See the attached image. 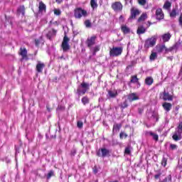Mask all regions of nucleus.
I'll use <instances>...</instances> for the list:
<instances>
[{"instance_id": "obj_1", "label": "nucleus", "mask_w": 182, "mask_h": 182, "mask_svg": "<svg viewBox=\"0 0 182 182\" xmlns=\"http://www.w3.org/2000/svg\"><path fill=\"white\" fill-rule=\"evenodd\" d=\"M74 16L76 19H80L82 16L86 18L87 11L82 8H77L74 11Z\"/></svg>"}, {"instance_id": "obj_2", "label": "nucleus", "mask_w": 182, "mask_h": 182, "mask_svg": "<svg viewBox=\"0 0 182 182\" xmlns=\"http://www.w3.org/2000/svg\"><path fill=\"white\" fill-rule=\"evenodd\" d=\"M172 139L175 141H178V140H181L182 139V122H181L178 127L176 129V131L174 132L172 136Z\"/></svg>"}, {"instance_id": "obj_3", "label": "nucleus", "mask_w": 182, "mask_h": 182, "mask_svg": "<svg viewBox=\"0 0 182 182\" xmlns=\"http://www.w3.org/2000/svg\"><path fill=\"white\" fill-rule=\"evenodd\" d=\"M123 52V48L122 47H113L109 50V55L110 56H112V58L120 56L122 55V53Z\"/></svg>"}, {"instance_id": "obj_4", "label": "nucleus", "mask_w": 182, "mask_h": 182, "mask_svg": "<svg viewBox=\"0 0 182 182\" xmlns=\"http://www.w3.org/2000/svg\"><path fill=\"white\" fill-rule=\"evenodd\" d=\"M156 42H157V38H156V36L148 38L145 41L144 48H146V49H149V48H153V46L156 45Z\"/></svg>"}, {"instance_id": "obj_5", "label": "nucleus", "mask_w": 182, "mask_h": 182, "mask_svg": "<svg viewBox=\"0 0 182 182\" xmlns=\"http://www.w3.org/2000/svg\"><path fill=\"white\" fill-rule=\"evenodd\" d=\"M87 90H89V84L82 82L77 90V92L78 95H85Z\"/></svg>"}, {"instance_id": "obj_6", "label": "nucleus", "mask_w": 182, "mask_h": 182, "mask_svg": "<svg viewBox=\"0 0 182 182\" xmlns=\"http://www.w3.org/2000/svg\"><path fill=\"white\" fill-rule=\"evenodd\" d=\"M112 8L114 12H120L123 9V5L120 1H116L112 4Z\"/></svg>"}, {"instance_id": "obj_7", "label": "nucleus", "mask_w": 182, "mask_h": 182, "mask_svg": "<svg viewBox=\"0 0 182 182\" xmlns=\"http://www.w3.org/2000/svg\"><path fill=\"white\" fill-rule=\"evenodd\" d=\"M62 48L64 52H66V50H69V38H68V36H64L62 43Z\"/></svg>"}, {"instance_id": "obj_8", "label": "nucleus", "mask_w": 182, "mask_h": 182, "mask_svg": "<svg viewBox=\"0 0 182 182\" xmlns=\"http://www.w3.org/2000/svg\"><path fill=\"white\" fill-rule=\"evenodd\" d=\"M110 153V151L106 148H102L97 151V156L99 157H106Z\"/></svg>"}, {"instance_id": "obj_9", "label": "nucleus", "mask_w": 182, "mask_h": 182, "mask_svg": "<svg viewBox=\"0 0 182 182\" xmlns=\"http://www.w3.org/2000/svg\"><path fill=\"white\" fill-rule=\"evenodd\" d=\"M140 11L134 7L131 9V16L129 19H136V16H139L140 15Z\"/></svg>"}, {"instance_id": "obj_10", "label": "nucleus", "mask_w": 182, "mask_h": 182, "mask_svg": "<svg viewBox=\"0 0 182 182\" xmlns=\"http://www.w3.org/2000/svg\"><path fill=\"white\" fill-rule=\"evenodd\" d=\"M156 19H158L159 21L164 19V14L163 13V10L161 9H156Z\"/></svg>"}, {"instance_id": "obj_11", "label": "nucleus", "mask_w": 182, "mask_h": 182, "mask_svg": "<svg viewBox=\"0 0 182 182\" xmlns=\"http://www.w3.org/2000/svg\"><path fill=\"white\" fill-rule=\"evenodd\" d=\"M95 41H96V36H92L90 38H88L87 41V46L89 48H90V46H93V45L95 44Z\"/></svg>"}, {"instance_id": "obj_12", "label": "nucleus", "mask_w": 182, "mask_h": 182, "mask_svg": "<svg viewBox=\"0 0 182 182\" xmlns=\"http://www.w3.org/2000/svg\"><path fill=\"white\" fill-rule=\"evenodd\" d=\"M43 68H45V64L41 61H38L36 65L37 72H38V73H42V71L43 70Z\"/></svg>"}, {"instance_id": "obj_13", "label": "nucleus", "mask_w": 182, "mask_h": 182, "mask_svg": "<svg viewBox=\"0 0 182 182\" xmlns=\"http://www.w3.org/2000/svg\"><path fill=\"white\" fill-rule=\"evenodd\" d=\"M146 136H151L155 140V141H159V135L152 132L151 131H149L146 132Z\"/></svg>"}, {"instance_id": "obj_14", "label": "nucleus", "mask_w": 182, "mask_h": 182, "mask_svg": "<svg viewBox=\"0 0 182 182\" xmlns=\"http://www.w3.org/2000/svg\"><path fill=\"white\" fill-rule=\"evenodd\" d=\"M162 99L165 101L166 100H173V97H171V95H170V94L168 92H164L162 94Z\"/></svg>"}, {"instance_id": "obj_15", "label": "nucleus", "mask_w": 182, "mask_h": 182, "mask_svg": "<svg viewBox=\"0 0 182 182\" xmlns=\"http://www.w3.org/2000/svg\"><path fill=\"white\" fill-rule=\"evenodd\" d=\"M38 9H39V12H41V14H43V12H46V5H45V4H43V2L40 1Z\"/></svg>"}, {"instance_id": "obj_16", "label": "nucleus", "mask_w": 182, "mask_h": 182, "mask_svg": "<svg viewBox=\"0 0 182 182\" xmlns=\"http://www.w3.org/2000/svg\"><path fill=\"white\" fill-rule=\"evenodd\" d=\"M20 50V55L22 56V58L28 60V51L26 48H21Z\"/></svg>"}, {"instance_id": "obj_17", "label": "nucleus", "mask_w": 182, "mask_h": 182, "mask_svg": "<svg viewBox=\"0 0 182 182\" xmlns=\"http://www.w3.org/2000/svg\"><path fill=\"white\" fill-rule=\"evenodd\" d=\"M129 102H134V100H139V95L136 93H132L128 96Z\"/></svg>"}, {"instance_id": "obj_18", "label": "nucleus", "mask_w": 182, "mask_h": 182, "mask_svg": "<svg viewBox=\"0 0 182 182\" xmlns=\"http://www.w3.org/2000/svg\"><path fill=\"white\" fill-rule=\"evenodd\" d=\"M56 35V30L55 29H50L48 33H47L46 36L48 39L53 38Z\"/></svg>"}, {"instance_id": "obj_19", "label": "nucleus", "mask_w": 182, "mask_h": 182, "mask_svg": "<svg viewBox=\"0 0 182 182\" xmlns=\"http://www.w3.org/2000/svg\"><path fill=\"white\" fill-rule=\"evenodd\" d=\"M162 106L166 112H170L171 110L172 105L169 102H164Z\"/></svg>"}, {"instance_id": "obj_20", "label": "nucleus", "mask_w": 182, "mask_h": 182, "mask_svg": "<svg viewBox=\"0 0 182 182\" xmlns=\"http://www.w3.org/2000/svg\"><path fill=\"white\" fill-rule=\"evenodd\" d=\"M156 49L158 53H161V52H164V50H166V46L165 45L156 46Z\"/></svg>"}, {"instance_id": "obj_21", "label": "nucleus", "mask_w": 182, "mask_h": 182, "mask_svg": "<svg viewBox=\"0 0 182 182\" xmlns=\"http://www.w3.org/2000/svg\"><path fill=\"white\" fill-rule=\"evenodd\" d=\"M171 38V35L169 33L162 35V39L164 42H168Z\"/></svg>"}, {"instance_id": "obj_22", "label": "nucleus", "mask_w": 182, "mask_h": 182, "mask_svg": "<svg viewBox=\"0 0 182 182\" xmlns=\"http://www.w3.org/2000/svg\"><path fill=\"white\" fill-rule=\"evenodd\" d=\"M147 19V14L143 13L141 16L138 18V22H143Z\"/></svg>"}, {"instance_id": "obj_23", "label": "nucleus", "mask_w": 182, "mask_h": 182, "mask_svg": "<svg viewBox=\"0 0 182 182\" xmlns=\"http://www.w3.org/2000/svg\"><path fill=\"white\" fill-rule=\"evenodd\" d=\"M144 32H146V28L144 27H143L142 26H140L138 27V29H137L138 35H141L144 33Z\"/></svg>"}, {"instance_id": "obj_24", "label": "nucleus", "mask_w": 182, "mask_h": 182, "mask_svg": "<svg viewBox=\"0 0 182 182\" xmlns=\"http://www.w3.org/2000/svg\"><path fill=\"white\" fill-rule=\"evenodd\" d=\"M130 82L131 83H137L140 86V82H139V78H137V75L132 76Z\"/></svg>"}, {"instance_id": "obj_25", "label": "nucleus", "mask_w": 182, "mask_h": 182, "mask_svg": "<svg viewBox=\"0 0 182 182\" xmlns=\"http://www.w3.org/2000/svg\"><path fill=\"white\" fill-rule=\"evenodd\" d=\"M145 83L148 85V86L153 85V78H151V77H147L145 80Z\"/></svg>"}, {"instance_id": "obj_26", "label": "nucleus", "mask_w": 182, "mask_h": 182, "mask_svg": "<svg viewBox=\"0 0 182 182\" xmlns=\"http://www.w3.org/2000/svg\"><path fill=\"white\" fill-rule=\"evenodd\" d=\"M122 127V125L119 124H115L113 127V133L117 132L120 130V128Z\"/></svg>"}, {"instance_id": "obj_27", "label": "nucleus", "mask_w": 182, "mask_h": 182, "mask_svg": "<svg viewBox=\"0 0 182 182\" xmlns=\"http://www.w3.org/2000/svg\"><path fill=\"white\" fill-rule=\"evenodd\" d=\"M108 95L110 97H116V96L118 95V92L117 90L109 91Z\"/></svg>"}, {"instance_id": "obj_28", "label": "nucleus", "mask_w": 182, "mask_h": 182, "mask_svg": "<svg viewBox=\"0 0 182 182\" xmlns=\"http://www.w3.org/2000/svg\"><path fill=\"white\" fill-rule=\"evenodd\" d=\"M90 6L92 8V9H96L97 8V1H96V0H91Z\"/></svg>"}, {"instance_id": "obj_29", "label": "nucleus", "mask_w": 182, "mask_h": 182, "mask_svg": "<svg viewBox=\"0 0 182 182\" xmlns=\"http://www.w3.org/2000/svg\"><path fill=\"white\" fill-rule=\"evenodd\" d=\"M151 117L155 120V122H159V113L156 112H152Z\"/></svg>"}, {"instance_id": "obj_30", "label": "nucleus", "mask_w": 182, "mask_h": 182, "mask_svg": "<svg viewBox=\"0 0 182 182\" xmlns=\"http://www.w3.org/2000/svg\"><path fill=\"white\" fill-rule=\"evenodd\" d=\"M150 60H156L157 59V53L156 52H152L150 57H149Z\"/></svg>"}, {"instance_id": "obj_31", "label": "nucleus", "mask_w": 182, "mask_h": 182, "mask_svg": "<svg viewBox=\"0 0 182 182\" xmlns=\"http://www.w3.org/2000/svg\"><path fill=\"white\" fill-rule=\"evenodd\" d=\"M164 9H168L169 8H171V3L168 1H166L163 6Z\"/></svg>"}, {"instance_id": "obj_32", "label": "nucleus", "mask_w": 182, "mask_h": 182, "mask_svg": "<svg viewBox=\"0 0 182 182\" xmlns=\"http://www.w3.org/2000/svg\"><path fill=\"white\" fill-rule=\"evenodd\" d=\"M121 29L124 33H129L130 32V28L126 26H122Z\"/></svg>"}, {"instance_id": "obj_33", "label": "nucleus", "mask_w": 182, "mask_h": 182, "mask_svg": "<svg viewBox=\"0 0 182 182\" xmlns=\"http://www.w3.org/2000/svg\"><path fill=\"white\" fill-rule=\"evenodd\" d=\"M18 14H21L22 15H25V6H21L18 9Z\"/></svg>"}, {"instance_id": "obj_34", "label": "nucleus", "mask_w": 182, "mask_h": 182, "mask_svg": "<svg viewBox=\"0 0 182 182\" xmlns=\"http://www.w3.org/2000/svg\"><path fill=\"white\" fill-rule=\"evenodd\" d=\"M171 18H176L177 16V11H176V9H173L171 12L170 13Z\"/></svg>"}, {"instance_id": "obj_35", "label": "nucleus", "mask_w": 182, "mask_h": 182, "mask_svg": "<svg viewBox=\"0 0 182 182\" xmlns=\"http://www.w3.org/2000/svg\"><path fill=\"white\" fill-rule=\"evenodd\" d=\"M176 48H177L176 46H173L172 47H170L169 48H166V47L165 52L166 53H168V52H173V50H174V49H176Z\"/></svg>"}, {"instance_id": "obj_36", "label": "nucleus", "mask_w": 182, "mask_h": 182, "mask_svg": "<svg viewBox=\"0 0 182 182\" xmlns=\"http://www.w3.org/2000/svg\"><path fill=\"white\" fill-rule=\"evenodd\" d=\"M81 102L83 105H87V103H89V98L87 97H84L82 98Z\"/></svg>"}, {"instance_id": "obj_37", "label": "nucleus", "mask_w": 182, "mask_h": 182, "mask_svg": "<svg viewBox=\"0 0 182 182\" xmlns=\"http://www.w3.org/2000/svg\"><path fill=\"white\" fill-rule=\"evenodd\" d=\"M161 165L164 166V167H166L167 166V158L163 157L162 161H161Z\"/></svg>"}, {"instance_id": "obj_38", "label": "nucleus", "mask_w": 182, "mask_h": 182, "mask_svg": "<svg viewBox=\"0 0 182 182\" xmlns=\"http://www.w3.org/2000/svg\"><path fill=\"white\" fill-rule=\"evenodd\" d=\"M62 14V11H60V9H54V14L56 15L57 16H59Z\"/></svg>"}, {"instance_id": "obj_39", "label": "nucleus", "mask_w": 182, "mask_h": 182, "mask_svg": "<svg viewBox=\"0 0 182 182\" xmlns=\"http://www.w3.org/2000/svg\"><path fill=\"white\" fill-rule=\"evenodd\" d=\"M125 154H131L132 153V148L130 146H128L125 149V151H124Z\"/></svg>"}, {"instance_id": "obj_40", "label": "nucleus", "mask_w": 182, "mask_h": 182, "mask_svg": "<svg viewBox=\"0 0 182 182\" xmlns=\"http://www.w3.org/2000/svg\"><path fill=\"white\" fill-rule=\"evenodd\" d=\"M85 25L86 28H90V26H92V23L90 22V20L85 21Z\"/></svg>"}, {"instance_id": "obj_41", "label": "nucleus", "mask_w": 182, "mask_h": 182, "mask_svg": "<svg viewBox=\"0 0 182 182\" xmlns=\"http://www.w3.org/2000/svg\"><path fill=\"white\" fill-rule=\"evenodd\" d=\"M138 3L139 4V5H141L142 6H144V5H146V4L147 3V1H146V0H138Z\"/></svg>"}, {"instance_id": "obj_42", "label": "nucleus", "mask_w": 182, "mask_h": 182, "mask_svg": "<svg viewBox=\"0 0 182 182\" xmlns=\"http://www.w3.org/2000/svg\"><path fill=\"white\" fill-rule=\"evenodd\" d=\"M119 137H120V139H124V137L126 139V137H127V134L121 132L119 134Z\"/></svg>"}, {"instance_id": "obj_43", "label": "nucleus", "mask_w": 182, "mask_h": 182, "mask_svg": "<svg viewBox=\"0 0 182 182\" xmlns=\"http://www.w3.org/2000/svg\"><path fill=\"white\" fill-rule=\"evenodd\" d=\"M77 126L79 129H82L83 127V122H82L81 121H78Z\"/></svg>"}, {"instance_id": "obj_44", "label": "nucleus", "mask_w": 182, "mask_h": 182, "mask_svg": "<svg viewBox=\"0 0 182 182\" xmlns=\"http://www.w3.org/2000/svg\"><path fill=\"white\" fill-rule=\"evenodd\" d=\"M99 50H100V48H99V46H96L93 48V51H94V55H96V52H99Z\"/></svg>"}, {"instance_id": "obj_45", "label": "nucleus", "mask_w": 182, "mask_h": 182, "mask_svg": "<svg viewBox=\"0 0 182 182\" xmlns=\"http://www.w3.org/2000/svg\"><path fill=\"white\" fill-rule=\"evenodd\" d=\"M121 107H122V109H126V107H127V102L124 101Z\"/></svg>"}, {"instance_id": "obj_46", "label": "nucleus", "mask_w": 182, "mask_h": 182, "mask_svg": "<svg viewBox=\"0 0 182 182\" xmlns=\"http://www.w3.org/2000/svg\"><path fill=\"white\" fill-rule=\"evenodd\" d=\"M52 176H53V171H50L48 175H47V178L48 180H49V178H50V177H52Z\"/></svg>"}, {"instance_id": "obj_47", "label": "nucleus", "mask_w": 182, "mask_h": 182, "mask_svg": "<svg viewBox=\"0 0 182 182\" xmlns=\"http://www.w3.org/2000/svg\"><path fill=\"white\" fill-rule=\"evenodd\" d=\"M170 148L171 149V150H177V145H176V144H171L170 145Z\"/></svg>"}, {"instance_id": "obj_48", "label": "nucleus", "mask_w": 182, "mask_h": 182, "mask_svg": "<svg viewBox=\"0 0 182 182\" xmlns=\"http://www.w3.org/2000/svg\"><path fill=\"white\" fill-rule=\"evenodd\" d=\"M179 25L182 26V14H181L179 17Z\"/></svg>"}, {"instance_id": "obj_49", "label": "nucleus", "mask_w": 182, "mask_h": 182, "mask_svg": "<svg viewBox=\"0 0 182 182\" xmlns=\"http://www.w3.org/2000/svg\"><path fill=\"white\" fill-rule=\"evenodd\" d=\"M41 41H42V38H41L40 40H36V46H38V45H39V43H41Z\"/></svg>"}, {"instance_id": "obj_50", "label": "nucleus", "mask_w": 182, "mask_h": 182, "mask_svg": "<svg viewBox=\"0 0 182 182\" xmlns=\"http://www.w3.org/2000/svg\"><path fill=\"white\" fill-rule=\"evenodd\" d=\"M71 154H72V156H75V154H76V150L73 149V150L71 151Z\"/></svg>"}, {"instance_id": "obj_51", "label": "nucleus", "mask_w": 182, "mask_h": 182, "mask_svg": "<svg viewBox=\"0 0 182 182\" xmlns=\"http://www.w3.org/2000/svg\"><path fill=\"white\" fill-rule=\"evenodd\" d=\"M55 1L57 2V4H62V2H63V0H55Z\"/></svg>"}, {"instance_id": "obj_52", "label": "nucleus", "mask_w": 182, "mask_h": 182, "mask_svg": "<svg viewBox=\"0 0 182 182\" xmlns=\"http://www.w3.org/2000/svg\"><path fill=\"white\" fill-rule=\"evenodd\" d=\"M154 177L156 179L160 178V173L155 175Z\"/></svg>"}, {"instance_id": "obj_53", "label": "nucleus", "mask_w": 182, "mask_h": 182, "mask_svg": "<svg viewBox=\"0 0 182 182\" xmlns=\"http://www.w3.org/2000/svg\"><path fill=\"white\" fill-rule=\"evenodd\" d=\"M162 182H167V178H165L162 181Z\"/></svg>"}, {"instance_id": "obj_54", "label": "nucleus", "mask_w": 182, "mask_h": 182, "mask_svg": "<svg viewBox=\"0 0 182 182\" xmlns=\"http://www.w3.org/2000/svg\"><path fill=\"white\" fill-rule=\"evenodd\" d=\"M168 180H169V181H171V176L168 177Z\"/></svg>"}, {"instance_id": "obj_55", "label": "nucleus", "mask_w": 182, "mask_h": 182, "mask_svg": "<svg viewBox=\"0 0 182 182\" xmlns=\"http://www.w3.org/2000/svg\"><path fill=\"white\" fill-rule=\"evenodd\" d=\"M125 1V2H129V0H124Z\"/></svg>"}, {"instance_id": "obj_56", "label": "nucleus", "mask_w": 182, "mask_h": 182, "mask_svg": "<svg viewBox=\"0 0 182 182\" xmlns=\"http://www.w3.org/2000/svg\"><path fill=\"white\" fill-rule=\"evenodd\" d=\"M49 112H50V109H48Z\"/></svg>"}, {"instance_id": "obj_57", "label": "nucleus", "mask_w": 182, "mask_h": 182, "mask_svg": "<svg viewBox=\"0 0 182 182\" xmlns=\"http://www.w3.org/2000/svg\"><path fill=\"white\" fill-rule=\"evenodd\" d=\"M96 182H99V181H96Z\"/></svg>"}]
</instances>
